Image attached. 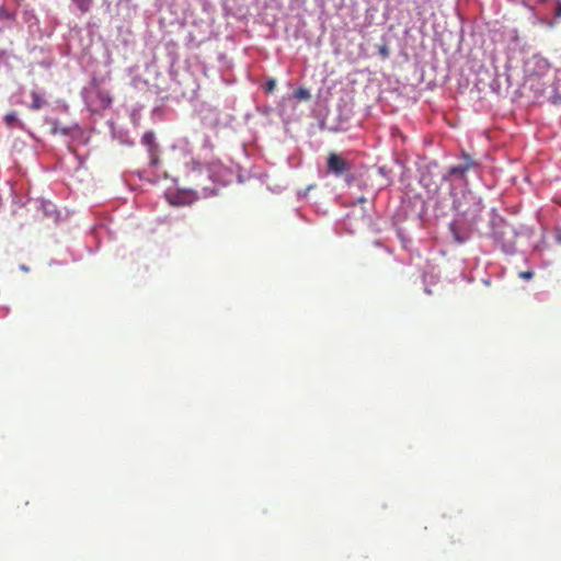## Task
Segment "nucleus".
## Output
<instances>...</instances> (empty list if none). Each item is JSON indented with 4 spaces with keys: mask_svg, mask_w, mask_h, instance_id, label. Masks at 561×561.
I'll return each instance as SVG.
<instances>
[{
    "mask_svg": "<svg viewBox=\"0 0 561 561\" xmlns=\"http://www.w3.org/2000/svg\"><path fill=\"white\" fill-rule=\"evenodd\" d=\"M229 175L230 171L219 161L196 163L187 174L192 184L190 190L199 197H208L216 194L220 184L228 182Z\"/></svg>",
    "mask_w": 561,
    "mask_h": 561,
    "instance_id": "1",
    "label": "nucleus"
},
{
    "mask_svg": "<svg viewBox=\"0 0 561 561\" xmlns=\"http://www.w3.org/2000/svg\"><path fill=\"white\" fill-rule=\"evenodd\" d=\"M352 164L350 161L344 159L341 154L330 152L327 159V171L328 173L334 174L335 176H342L350 173Z\"/></svg>",
    "mask_w": 561,
    "mask_h": 561,
    "instance_id": "2",
    "label": "nucleus"
},
{
    "mask_svg": "<svg viewBox=\"0 0 561 561\" xmlns=\"http://www.w3.org/2000/svg\"><path fill=\"white\" fill-rule=\"evenodd\" d=\"M465 163L449 168V175L463 176L465 173L476 164L474 161L469 156H465Z\"/></svg>",
    "mask_w": 561,
    "mask_h": 561,
    "instance_id": "3",
    "label": "nucleus"
},
{
    "mask_svg": "<svg viewBox=\"0 0 561 561\" xmlns=\"http://www.w3.org/2000/svg\"><path fill=\"white\" fill-rule=\"evenodd\" d=\"M31 96H32V103L30 105V108L33 111H37V110L42 108L44 106V104L46 103L44 98L36 91H32Z\"/></svg>",
    "mask_w": 561,
    "mask_h": 561,
    "instance_id": "4",
    "label": "nucleus"
},
{
    "mask_svg": "<svg viewBox=\"0 0 561 561\" xmlns=\"http://www.w3.org/2000/svg\"><path fill=\"white\" fill-rule=\"evenodd\" d=\"M82 13L90 11L93 0H72Z\"/></svg>",
    "mask_w": 561,
    "mask_h": 561,
    "instance_id": "5",
    "label": "nucleus"
},
{
    "mask_svg": "<svg viewBox=\"0 0 561 561\" xmlns=\"http://www.w3.org/2000/svg\"><path fill=\"white\" fill-rule=\"evenodd\" d=\"M141 142L152 151L154 147V134L152 131L146 133L141 138Z\"/></svg>",
    "mask_w": 561,
    "mask_h": 561,
    "instance_id": "6",
    "label": "nucleus"
},
{
    "mask_svg": "<svg viewBox=\"0 0 561 561\" xmlns=\"http://www.w3.org/2000/svg\"><path fill=\"white\" fill-rule=\"evenodd\" d=\"M294 96L298 100L308 101L311 98L310 92L305 88H298L294 92Z\"/></svg>",
    "mask_w": 561,
    "mask_h": 561,
    "instance_id": "7",
    "label": "nucleus"
},
{
    "mask_svg": "<svg viewBox=\"0 0 561 561\" xmlns=\"http://www.w3.org/2000/svg\"><path fill=\"white\" fill-rule=\"evenodd\" d=\"M4 122L9 127H12L15 123H18V117L14 112L8 113L4 116Z\"/></svg>",
    "mask_w": 561,
    "mask_h": 561,
    "instance_id": "8",
    "label": "nucleus"
},
{
    "mask_svg": "<svg viewBox=\"0 0 561 561\" xmlns=\"http://www.w3.org/2000/svg\"><path fill=\"white\" fill-rule=\"evenodd\" d=\"M276 88V80L275 79H270L266 84H265V91L266 92H272L274 91V89Z\"/></svg>",
    "mask_w": 561,
    "mask_h": 561,
    "instance_id": "9",
    "label": "nucleus"
},
{
    "mask_svg": "<svg viewBox=\"0 0 561 561\" xmlns=\"http://www.w3.org/2000/svg\"><path fill=\"white\" fill-rule=\"evenodd\" d=\"M518 276L523 279H531L534 277V272L533 271H524V272H520L518 274Z\"/></svg>",
    "mask_w": 561,
    "mask_h": 561,
    "instance_id": "10",
    "label": "nucleus"
},
{
    "mask_svg": "<svg viewBox=\"0 0 561 561\" xmlns=\"http://www.w3.org/2000/svg\"><path fill=\"white\" fill-rule=\"evenodd\" d=\"M57 133H60L62 135H68L69 134V129L68 128H58L56 126V124H54V126H53V134H57Z\"/></svg>",
    "mask_w": 561,
    "mask_h": 561,
    "instance_id": "11",
    "label": "nucleus"
},
{
    "mask_svg": "<svg viewBox=\"0 0 561 561\" xmlns=\"http://www.w3.org/2000/svg\"><path fill=\"white\" fill-rule=\"evenodd\" d=\"M10 18H11L10 13L5 9L0 8V19H10Z\"/></svg>",
    "mask_w": 561,
    "mask_h": 561,
    "instance_id": "12",
    "label": "nucleus"
},
{
    "mask_svg": "<svg viewBox=\"0 0 561 561\" xmlns=\"http://www.w3.org/2000/svg\"><path fill=\"white\" fill-rule=\"evenodd\" d=\"M554 15L557 18H561V1H558L557 3V8H556V11H554Z\"/></svg>",
    "mask_w": 561,
    "mask_h": 561,
    "instance_id": "13",
    "label": "nucleus"
},
{
    "mask_svg": "<svg viewBox=\"0 0 561 561\" xmlns=\"http://www.w3.org/2000/svg\"><path fill=\"white\" fill-rule=\"evenodd\" d=\"M380 54H381L382 56H385V57H386V56H388V49H387L386 47H381V48H380Z\"/></svg>",
    "mask_w": 561,
    "mask_h": 561,
    "instance_id": "14",
    "label": "nucleus"
}]
</instances>
